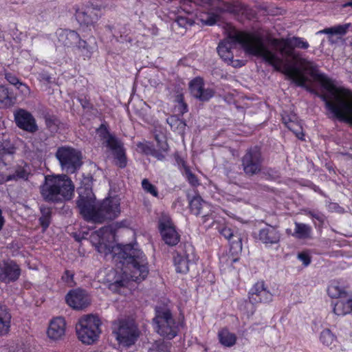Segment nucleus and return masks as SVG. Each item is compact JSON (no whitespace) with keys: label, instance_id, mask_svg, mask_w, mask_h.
<instances>
[{"label":"nucleus","instance_id":"24","mask_svg":"<svg viewBox=\"0 0 352 352\" xmlns=\"http://www.w3.org/2000/svg\"><path fill=\"white\" fill-rule=\"evenodd\" d=\"M190 209L192 213L195 215H202L204 217L208 216L209 212L206 210L210 208L208 204L204 201L201 197H194L189 203Z\"/></svg>","mask_w":352,"mask_h":352},{"label":"nucleus","instance_id":"11","mask_svg":"<svg viewBox=\"0 0 352 352\" xmlns=\"http://www.w3.org/2000/svg\"><path fill=\"white\" fill-rule=\"evenodd\" d=\"M158 229L163 241L168 245L175 246L179 242L180 235L168 214L162 213L158 220Z\"/></svg>","mask_w":352,"mask_h":352},{"label":"nucleus","instance_id":"38","mask_svg":"<svg viewBox=\"0 0 352 352\" xmlns=\"http://www.w3.org/2000/svg\"><path fill=\"white\" fill-rule=\"evenodd\" d=\"M179 160L182 162V165L184 168V175L188 180V182L193 186H197L199 184V180L196 175L193 174L190 168L185 165V162L182 161L181 159Z\"/></svg>","mask_w":352,"mask_h":352},{"label":"nucleus","instance_id":"49","mask_svg":"<svg viewBox=\"0 0 352 352\" xmlns=\"http://www.w3.org/2000/svg\"><path fill=\"white\" fill-rule=\"evenodd\" d=\"M164 152L160 151H157V150H153L151 151V155L154 157H155L157 159L160 160H162L164 158L165 155L164 154Z\"/></svg>","mask_w":352,"mask_h":352},{"label":"nucleus","instance_id":"37","mask_svg":"<svg viewBox=\"0 0 352 352\" xmlns=\"http://www.w3.org/2000/svg\"><path fill=\"white\" fill-rule=\"evenodd\" d=\"M290 131H292L296 137L302 140L304 134L302 133V128L300 124L298 122V120L292 121V122H290L285 125Z\"/></svg>","mask_w":352,"mask_h":352},{"label":"nucleus","instance_id":"55","mask_svg":"<svg viewBox=\"0 0 352 352\" xmlns=\"http://www.w3.org/2000/svg\"><path fill=\"white\" fill-rule=\"evenodd\" d=\"M155 140L157 141V143H160V142L162 141V140L160 139V137L158 135H155Z\"/></svg>","mask_w":352,"mask_h":352},{"label":"nucleus","instance_id":"20","mask_svg":"<svg viewBox=\"0 0 352 352\" xmlns=\"http://www.w3.org/2000/svg\"><path fill=\"white\" fill-rule=\"evenodd\" d=\"M258 239L266 245H271L280 241V233L276 227L267 225L259 230Z\"/></svg>","mask_w":352,"mask_h":352},{"label":"nucleus","instance_id":"48","mask_svg":"<svg viewBox=\"0 0 352 352\" xmlns=\"http://www.w3.org/2000/svg\"><path fill=\"white\" fill-rule=\"evenodd\" d=\"M73 276H74V274L70 272L69 271L67 270V271H65L62 278L64 280L65 282L69 283L72 280Z\"/></svg>","mask_w":352,"mask_h":352},{"label":"nucleus","instance_id":"25","mask_svg":"<svg viewBox=\"0 0 352 352\" xmlns=\"http://www.w3.org/2000/svg\"><path fill=\"white\" fill-rule=\"evenodd\" d=\"M295 229L294 232H291V230L287 229L286 230L287 234H291L294 237L298 239H308L311 237L312 228L309 225L295 222Z\"/></svg>","mask_w":352,"mask_h":352},{"label":"nucleus","instance_id":"8","mask_svg":"<svg viewBox=\"0 0 352 352\" xmlns=\"http://www.w3.org/2000/svg\"><path fill=\"white\" fill-rule=\"evenodd\" d=\"M55 156L58 160L62 170L69 174L76 173L82 164V153L72 146L58 147Z\"/></svg>","mask_w":352,"mask_h":352},{"label":"nucleus","instance_id":"28","mask_svg":"<svg viewBox=\"0 0 352 352\" xmlns=\"http://www.w3.org/2000/svg\"><path fill=\"white\" fill-rule=\"evenodd\" d=\"M30 171V167L28 164L24 163L23 165H19L16 167L14 173L8 176L7 180H28Z\"/></svg>","mask_w":352,"mask_h":352},{"label":"nucleus","instance_id":"36","mask_svg":"<svg viewBox=\"0 0 352 352\" xmlns=\"http://www.w3.org/2000/svg\"><path fill=\"white\" fill-rule=\"evenodd\" d=\"M5 78L10 84L14 85H19V89L21 87L23 88V92L25 94L30 93V88L25 84L21 82L16 76L13 75L11 73H6L5 74Z\"/></svg>","mask_w":352,"mask_h":352},{"label":"nucleus","instance_id":"6","mask_svg":"<svg viewBox=\"0 0 352 352\" xmlns=\"http://www.w3.org/2000/svg\"><path fill=\"white\" fill-rule=\"evenodd\" d=\"M153 322L156 332L161 336L171 340L177 335L179 324L173 317L169 309L157 307Z\"/></svg>","mask_w":352,"mask_h":352},{"label":"nucleus","instance_id":"41","mask_svg":"<svg viewBox=\"0 0 352 352\" xmlns=\"http://www.w3.org/2000/svg\"><path fill=\"white\" fill-rule=\"evenodd\" d=\"M282 120L283 122L285 125L292 122V121H296L298 120L297 116L294 113H288L286 111H284V113L282 114Z\"/></svg>","mask_w":352,"mask_h":352},{"label":"nucleus","instance_id":"53","mask_svg":"<svg viewBox=\"0 0 352 352\" xmlns=\"http://www.w3.org/2000/svg\"><path fill=\"white\" fill-rule=\"evenodd\" d=\"M4 223L3 217H2L1 210H0V230H1Z\"/></svg>","mask_w":352,"mask_h":352},{"label":"nucleus","instance_id":"50","mask_svg":"<svg viewBox=\"0 0 352 352\" xmlns=\"http://www.w3.org/2000/svg\"><path fill=\"white\" fill-rule=\"evenodd\" d=\"M157 147L163 152H167L168 149V144L164 140H162L160 143H157Z\"/></svg>","mask_w":352,"mask_h":352},{"label":"nucleus","instance_id":"9","mask_svg":"<svg viewBox=\"0 0 352 352\" xmlns=\"http://www.w3.org/2000/svg\"><path fill=\"white\" fill-rule=\"evenodd\" d=\"M112 330L118 342L126 346L133 344L139 336L138 328L133 321H115L113 322Z\"/></svg>","mask_w":352,"mask_h":352},{"label":"nucleus","instance_id":"13","mask_svg":"<svg viewBox=\"0 0 352 352\" xmlns=\"http://www.w3.org/2000/svg\"><path fill=\"white\" fill-rule=\"evenodd\" d=\"M197 261L195 248L190 244L184 245L183 254H177L174 256V264L178 273L185 274L189 270V265Z\"/></svg>","mask_w":352,"mask_h":352},{"label":"nucleus","instance_id":"1","mask_svg":"<svg viewBox=\"0 0 352 352\" xmlns=\"http://www.w3.org/2000/svg\"><path fill=\"white\" fill-rule=\"evenodd\" d=\"M265 45L271 46L280 53L283 63L280 69L297 85L305 87L315 94L325 103V107L333 116L341 121L352 124V92L343 87H336L333 81L318 72L317 65L300 56L295 48L306 50L309 43L302 38H275L263 35Z\"/></svg>","mask_w":352,"mask_h":352},{"label":"nucleus","instance_id":"54","mask_svg":"<svg viewBox=\"0 0 352 352\" xmlns=\"http://www.w3.org/2000/svg\"><path fill=\"white\" fill-rule=\"evenodd\" d=\"M343 8H346V7H351L352 8V1H349L344 4H343L342 6Z\"/></svg>","mask_w":352,"mask_h":352},{"label":"nucleus","instance_id":"23","mask_svg":"<svg viewBox=\"0 0 352 352\" xmlns=\"http://www.w3.org/2000/svg\"><path fill=\"white\" fill-rule=\"evenodd\" d=\"M220 233L230 241V250L234 253L241 252L242 250V239L239 234H234L233 230L228 227H223L220 230Z\"/></svg>","mask_w":352,"mask_h":352},{"label":"nucleus","instance_id":"12","mask_svg":"<svg viewBox=\"0 0 352 352\" xmlns=\"http://www.w3.org/2000/svg\"><path fill=\"white\" fill-rule=\"evenodd\" d=\"M104 138L106 146L112 151L115 165L120 168H125L127 165V158L122 144L108 132Z\"/></svg>","mask_w":352,"mask_h":352},{"label":"nucleus","instance_id":"2","mask_svg":"<svg viewBox=\"0 0 352 352\" xmlns=\"http://www.w3.org/2000/svg\"><path fill=\"white\" fill-rule=\"evenodd\" d=\"M116 261L119 260L122 273L111 270L106 276L109 289L119 292L126 287L129 281L141 282L148 276L149 270L147 259L144 253L131 244L118 245L113 248Z\"/></svg>","mask_w":352,"mask_h":352},{"label":"nucleus","instance_id":"22","mask_svg":"<svg viewBox=\"0 0 352 352\" xmlns=\"http://www.w3.org/2000/svg\"><path fill=\"white\" fill-rule=\"evenodd\" d=\"M65 321L62 317H57L53 319L50 323L47 333L48 337L52 340L60 339L65 333Z\"/></svg>","mask_w":352,"mask_h":352},{"label":"nucleus","instance_id":"47","mask_svg":"<svg viewBox=\"0 0 352 352\" xmlns=\"http://www.w3.org/2000/svg\"><path fill=\"white\" fill-rule=\"evenodd\" d=\"M177 101L181 105V111L182 113H184L188 111L187 104L184 102L182 96H179L177 97Z\"/></svg>","mask_w":352,"mask_h":352},{"label":"nucleus","instance_id":"7","mask_svg":"<svg viewBox=\"0 0 352 352\" xmlns=\"http://www.w3.org/2000/svg\"><path fill=\"white\" fill-rule=\"evenodd\" d=\"M100 325L101 321L98 316L87 315L80 318L76 326L78 339L86 344H94L101 333Z\"/></svg>","mask_w":352,"mask_h":352},{"label":"nucleus","instance_id":"19","mask_svg":"<svg viewBox=\"0 0 352 352\" xmlns=\"http://www.w3.org/2000/svg\"><path fill=\"white\" fill-rule=\"evenodd\" d=\"M14 119L16 125L27 131L34 132L37 130L35 119L30 113L24 110L19 109L14 113Z\"/></svg>","mask_w":352,"mask_h":352},{"label":"nucleus","instance_id":"26","mask_svg":"<svg viewBox=\"0 0 352 352\" xmlns=\"http://www.w3.org/2000/svg\"><path fill=\"white\" fill-rule=\"evenodd\" d=\"M333 312L337 316H344L352 311V298H340L333 306Z\"/></svg>","mask_w":352,"mask_h":352},{"label":"nucleus","instance_id":"16","mask_svg":"<svg viewBox=\"0 0 352 352\" xmlns=\"http://www.w3.org/2000/svg\"><path fill=\"white\" fill-rule=\"evenodd\" d=\"M21 274L19 265L12 261H4L0 264V280L10 283L16 280Z\"/></svg>","mask_w":352,"mask_h":352},{"label":"nucleus","instance_id":"56","mask_svg":"<svg viewBox=\"0 0 352 352\" xmlns=\"http://www.w3.org/2000/svg\"><path fill=\"white\" fill-rule=\"evenodd\" d=\"M236 261H237V259H236V258L233 259V261H234V262H236Z\"/></svg>","mask_w":352,"mask_h":352},{"label":"nucleus","instance_id":"30","mask_svg":"<svg viewBox=\"0 0 352 352\" xmlns=\"http://www.w3.org/2000/svg\"><path fill=\"white\" fill-rule=\"evenodd\" d=\"M218 337L220 343L226 347L232 346L235 344L236 341V336L235 334L230 333L226 329L220 331L218 333Z\"/></svg>","mask_w":352,"mask_h":352},{"label":"nucleus","instance_id":"44","mask_svg":"<svg viewBox=\"0 0 352 352\" xmlns=\"http://www.w3.org/2000/svg\"><path fill=\"white\" fill-rule=\"evenodd\" d=\"M298 258L302 262L304 265L307 266L311 263V258L307 253L301 252L298 254Z\"/></svg>","mask_w":352,"mask_h":352},{"label":"nucleus","instance_id":"21","mask_svg":"<svg viewBox=\"0 0 352 352\" xmlns=\"http://www.w3.org/2000/svg\"><path fill=\"white\" fill-rule=\"evenodd\" d=\"M56 34L58 43L64 47H74L79 41V34L74 30L58 29Z\"/></svg>","mask_w":352,"mask_h":352},{"label":"nucleus","instance_id":"4","mask_svg":"<svg viewBox=\"0 0 352 352\" xmlns=\"http://www.w3.org/2000/svg\"><path fill=\"white\" fill-rule=\"evenodd\" d=\"M78 193L77 207L80 214L88 221L103 223L117 218L120 214V204L116 197L106 198L100 202L96 201L91 182L88 179L81 182Z\"/></svg>","mask_w":352,"mask_h":352},{"label":"nucleus","instance_id":"5","mask_svg":"<svg viewBox=\"0 0 352 352\" xmlns=\"http://www.w3.org/2000/svg\"><path fill=\"white\" fill-rule=\"evenodd\" d=\"M40 192L45 201L62 203L72 199L74 185L67 175H47L40 187Z\"/></svg>","mask_w":352,"mask_h":352},{"label":"nucleus","instance_id":"27","mask_svg":"<svg viewBox=\"0 0 352 352\" xmlns=\"http://www.w3.org/2000/svg\"><path fill=\"white\" fill-rule=\"evenodd\" d=\"M10 318L11 316L7 307L0 302V336L8 332Z\"/></svg>","mask_w":352,"mask_h":352},{"label":"nucleus","instance_id":"18","mask_svg":"<svg viewBox=\"0 0 352 352\" xmlns=\"http://www.w3.org/2000/svg\"><path fill=\"white\" fill-rule=\"evenodd\" d=\"M189 88L192 96L201 101H208L214 93L212 89L204 88V84L201 78L193 79L190 82Z\"/></svg>","mask_w":352,"mask_h":352},{"label":"nucleus","instance_id":"39","mask_svg":"<svg viewBox=\"0 0 352 352\" xmlns=\"http://www.w3.org/2000/svg\"><path fill=\"white\" fill-rule=\"evenodd\" d=\"M0 104L3 107L10 106L12 104V98L9 96L8 90L3 85H0Z\"/></svg>","mask_w":352,"mask_h":352},{"label":"nucleus","instance_id":"33","mask_svg":"<svg viewBox=\"0 0 352 352\" xmlns=\"http://www.w3.org/2000/svg\"><path fill=\"white\" fill-rule=\"evenodd\" d=\"M351 27V23H348L342 25H335L324 30V32L326 34H330L333 35H344L346 34L348 30Z\"/></svg>","mask_w":352,"mask_h":352},{"label":"nucleus","instance_id":"29","mask_svg":"<svg viewBox=\"0 0 352 352\" xmlns=\"http://www.w3.org/2000/svg\"><path fill=\"white\" fill-rule=\"evenodd\" d=\"M110 231L111 230L109 227H103L98 230L94 234L91 236L92 240L98 241V243L95 245V246L98 252L107 254V253L109 252V249L107 248L106 244L101 241L100 238L103 234Z\"/></svg>","mask_w":352,"mask_h":352},{"label":"nucleus","instance_id":"46","mask_svg":"<svg viewBox=\"0 0 352 352\" xmlns=\"http://www.w3.org/2000/svg\"><path fill=\"white\" fill-rule=\"evenodd\" d=\"M203 23L208 25H212L217 21V16L214 14H209L206 19L202 20Z\"/></svg>","mask_w":352,"mask_h":352},{"label":"nucleus","instance_id":"52","mask_svg":"<svg viewBox=\"0 0 352 352\" xmlns=\"http://www.w3.org/2000/svg\"><path fill=\"white\" fill-rule=\"evenodd\" d=\"M41 78L43 80H45L46 82H47L48 83H50L51 82V77L50 76H49L48 74H42L41 76Z\"/></svg>","mask_w":352,"mask_h":352},{"label":"nucleus","instance_id":"10","mask_svg":"<svg viewBox=\"0 0 352 352\" xmlns=\"http://www.w3.org/2000/svg\"><path fill=\"white\" fill-rule=\"evenodd\" d=\"M263 157L261 148L252 146L246 150L241 158V167L248 176L259 174L263 169Z\"/></svg>","mask_w":352,"mask_h":352},{"label":"nucleus","instance_id":"32","mask_svg":"<svg viewBox=\"0 0 352 352\" xmlns=\"http://www.w3.org/2000/svg\"><path fill=\"white\" fill-rule=\"evenodd\" d=\"M327 293L328 295L333 298H342L347 297V294L344 289L336 283H332L328 287Z\"/></svg>","mask_w":352,"mask_h":352},{"label":"nucleus","instance_id":"35","mask_svg":"<svg viewBox=\"0 0 352 352\" xmlns=\"http://www.w3.org/2000/svg\"><path fill=\"white\" fill-rule=\"evenodd\" d=\"M75 46H76L83 56L91 57L92 54L91 47L87 44L86 41L81 39L79 36V41L75 44Z\"/></svg>","mask_w":352,"mask_h":352},{"label":"nucleus","instance_id":"3","mask_svg":"<svg viewBox=\"0 0 352 352\" xmlns=\"http://www.w3.org/2000/svg\"><path fill=\"white\" fill-rule=\"evenodd\" d=\"M237 43L241 44L245 51L252 55L261 57L265 62L276 69H280L283 60L280 59L275 52L265 45L263 35L243 32H235L222 41L217 47L220 57L228 63H233L232 49Z\"/></svg>","mask_w":352,"mask_h":352},{"label":"nucleus","instance_id":"42","mask_svg":"<svg viewBox=\"0 0 352 352\" xmlns=\"http://www.w3.org/2000/svg\"><path fill=\"white\" fill-rule=\"evenodd\" d=\"M167 122L173 127V124L177 125V127L184 128L186 126L184 121L182 120L178 119L175 116H171L170 118L167 120Z\"/></svg>","mask_w":352,"mask_h":352},{"label":"nucleus","instance_id":"14","mask_svg":"<svg viewBox=\"0 0 352 352\" xmlns=\"http://www.w3.org/2000/svg\"><path fill=\"white\" fill-rule=\"evenodd\" d=\"M100 10L92 5L82 6L76 10V19L82 26H91L97 22L99 19Z\"/></svg>","mask_w":352,"mask_h":352},{"label":"nucleus","instance_id":"40","mask_svg":"<svg viewBox=\"0 0 352 352\" xmlns=\"http://www.w3.org/2000/svg\"><path fill=\"white\" fill-rule=\"evenodd\" d=\"M142 187L145 192L152 195L155 197H158V191L157 190V188L153 184H152L148 181V179H144L142 181Z\"/></svg>","mask_w":352,"mask_h":352},{"label":"nucleus","instance_id":"34","mask_svg":"<svg viewBox=\"0 0 352 352\" xmlns=\"http://www.w3.org/2000/svg\"><path fill=\"white\" fill-rule=\"evenodd\" d=\"M320 340L324 345L330 346L336 342V338L329 329H326L320 333Z\"/></svg>","mask_w":352,"mask_h":352},{"label":"nucleus","instance_id":"31","mask_svg":"<svg viewBox=\"0 0 352 352\" xmlns=\"http://www.w3.org/2000/svg\"><path fill=\"white\" fill-rule=\"evenodd\" d=\"M41 217H39V223L45 230L50 226L52 219V208L44 205L40 206Z\"/></svg>","mask_w":352,"mask_h":352},{"label":"nucleus","instance_id":"17","mask_svg":"<svg viewBox=\"0 0 352 352\" xmlns=\"http://www.w3.org/2000/svg\"><path fill=\"white\" fill-rule=\"evenodd\" d=\"M273 295L265 287L263 281L257 282L249 292L250 301L254 304L269 302L272 300Z\"/></svg>","mask_w":352,"mask_h":352},{"label":"nucleus","instance_id":"51","mask_svg":"<svg viewBox=\"0 0 352 352\" xmlns=\"http://www.w3.org/2000/svg\"><path fill=\"white\" fill-rule=\"evenodd\" d=\"M175 22L179 26L184 27L186 24L187 23V20L186 18L184 17H177Z\"/></svg>","mask_w":352,"mask_h":352},{"label":"nucleus","instance_id":"15","mask_svg":"<svg viewBox=\"0 0 352 352\" xmlns=\"http://www.w3.org/2000/svg\"><path fill=\"white\" fill-rule=\"evenodd\" d=\"M69 306L75 309H82L90 304L89 296L82 289L70 291L65 297Z\"/></svg>","mask_w":352,"mask_h":352},{"label":"nucleus","instance_id":"43","mask_svg":"<svg viewBox=\"0 0 352 352\" xmlns=\"http://www.w3.org/2000/svg\"><path fill=\"white\" fill-rule=\"evenodd\" d=\"M45 122L48 127L53 128L54 129H55L60 123L59 120L54 116L47 117Z\"/></svg>","mask_w":352,"mask_h":352},{"label":"nucleus","instance_id":"45","mask_svg":"<svg viewBox=\"0 0 352 352\" xmlns=\"http://www.w3.org/2000/svg\"><path fill=\"white\" fill-rule=\"evenodd\" d=\"M304 212L306 214L309 215L312 218H314L320 222L324 221V216L320 212H315L308 210H305Z\"/></svg>","mask_w":352,"mask_h":352}]
</instances>
